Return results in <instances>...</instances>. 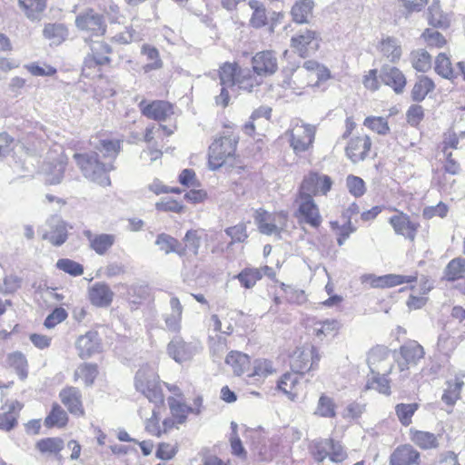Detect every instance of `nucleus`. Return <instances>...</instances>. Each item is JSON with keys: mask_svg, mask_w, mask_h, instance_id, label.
Instances as JSON below:
<instances>
[{"mask_svg": "<svg viewBox=\"0 0 465 465\" xmlns=\"http://www.w3.org/2000/svg\"><path fill=\"white\" fill-rule=\"evenodd\" d=\"M239 136L232 130H225L209 146L208 164L213 171L218 170L235 155Z\"/></svg>", "mask_w": 465, "mask_h": 465, "instance_id": "f257e3e1", "label": "nucleus"}, {"mask_svg": "<svg viewBox=\"0 0 465 465\" xmlns=\"http://www.w3.org/2000/svg\"><path fill=\"white\" fill-rule=\"evenodd\" d=\"M74 158L85 178L103 187L111 185L108 173L114 170L113 163H101L97 153H74Z\"/></svg>", "mask_w": 465, "mask_h": 465, "instance_id": "f03ea898", "label": "nucleus"}, {"mask_svg": "<svg viewBox=\"0 0 465 465\" xmlns=\"http://www.w3.org/2000/svg\"><path fill=\"white\" fill-rule=\"evenodd\" d=\"M135 388L143 393L149 401V403L162 405L163 394L159 384V377L154 369L151 366H143L135 375Z\"/></svg>", "mask_w": 465, "mask_h": 465, "instance_id": "7ed1b4c3", "label": "nucleus"}, {"mask_svg": "<svg viewBox=\"0 0 465 465\" xmlns=\"http://www.w3.org/2000/svg\"><path fill=\"white\" fill-rule=\"evenodd\" d=\"M282 80L281 86L291 94L302 95L307 87L312 86L313 83L309 79L306 69H299L297 66H286L282 71Z\"/></svg>", "mask_w": 465, "mask_h": 465, "instance_id": "20e7f679", "label": "nucleus"}, {"mask_svg": "<svg viewBox=\"0 0 465 465\" xmlns=\"http://www.w3.org/2000/svg\"><path fill=\"white\" fill-rule=\"evenodd\" d=\"M75 25L78 30L89 36H102L107 27L104 15L93 8L81 11L75 17Z\"/></svg>", "mask_w": 465, "mask_h": 465, "instance_id": "39448f33", "label": "nucleus"}, {"mask_svg": "<svg viewBox=\"0 0 465 465\" xmlns=\"http://www.w3.org/2000/svg\"><path fill=\"white\" fill-rule=\"evenodd\" d=\"M331 185V177L312 172L303 177L297 194L312 198L319 194L326 195Z\"/></svg>", "mask_w": 465, "mask_h": 465, "instance_id": "423d86ee", "label": "nucleus"}, {"mask_svg": "<svg viewBox=\"0 0 465 465\" xmlns=\"http://www.w3.org/2000/svg\"><path fill=\"white\" fill-rule=\"evenodd\" d=\"M295 203L298 206L295 217L300 223L309 224L312 228L322 224V217L313 198L296 194Z\"/></svg>", "mask_w": 465, "mask_h": 465, "instance_id": "0eeeda50", "label": "nucleus"}, {"mask_svg": "<svg viewBox=\"0 0 465 465\" xmlns=\"http://www.w3.org/2000/svg\"><path fill=\"white\" fill-rule=\"evenodd\" d=\"M312 455L318 462L329 458L332 462H341L347 458V452L340 441L324 439L313 445Z\"/></svg>", "mask_w": 465, "mask_h": 465, "instance_id": "6e6552de", "label": "nucleus"}, {"mask_svg": "<svg viewBox=\"0 0 465 465\" xmlns=\"http://www.w3.org/2000/svg\"><path fill=\"white\" fill-rule=\"evenodd\" d=\"M290 144L295 153H300L307 151L312 146L315 128L311 124L297 122L292 125L289 131Z\"/></svg>", "mask_w": 465, "mask_h": 465, "instance_id": "1a4fd4ad", "label": "nucleus"}, {"mask_svg": "<svg viewBox=\"0 0 465 465\" xmlns=\"http://www.w3.org/2000/svg\"><path fill=\"white\" fill-rule=\"evenodd\" d=\"M398 366L401 371H405L415 366L424 357L423 347L416 341H409L400 347Z\"/></svg>", "mask_w": 465, "mask_h": 465, "instance_id": "9d476101", "label": "nucleus"}, {"mask_svg": "<svg viewBox=\"0 0 465 465\" xmlns=\"http://www.w3.org/2000/svg\"><path fill=\"white\" fill-rule=\"evenodd\" d=\"M252 67L257 76L272 75L278 70V60L272 51L256 53L252 58Z\"/></svg>", "mask_w": 465, "mask_h": 465, "instance_id": "9b49d317", "label": "nucleus"}, {"mask_svg": "<svg viewBox=\"0 0 465 465\" xmlns=\"http://www.w3.org/2000/svg\"><path fill=\"white\" fill-rule=\"evenodd\" d=\"M89 46L90 54L84 62V74L87 69L110 63L109 54L112 53L111 46L104 41H91ZM86 74H89L86 73Z\"/></svg>", "mask_w": 465, "mask_h": 465, "instance_id": "f8f14e48", "label": "nucleus"}, {"mask_svg": "<svg viewBox=\"0 0 465 465\" xmlns=\"http://www.w3.org/2000/svg\"><path fill=\"white\" fill-rule=\"evenodd\" d=\"M367 363L372 374H389L392 369L389 350L384 346L372 348L368 354Z\"/></svg>", "mask_w": 465, "mask_h": 465, "instance_id": "ddd939ff", "label": "nucleus"}, {"mask_svg": "<svg viewBox=\"0 0 465 465\" xmlns=\"http://www.w3.org/2000/svg\"><path fill=\"white\" fill-rule=\"evenodd\" d=\"M138 106L143 115L158 122L167 120L174 113L172 104L163 100L153 101L149 104L145 100H142Z\"/></svg>", "mask_w": 465, "mask_h": 465, "instance_id": "4468645a", "label": "nucleus"}, {"mask_svg": "<svg viewBox=\"0 0 465 465\" xmlns=\"http://www.w3.org/2000/svg\"><path fill=\"white\" fill-rule=\"evenodd\" d=\"M320 357L313 346L303 348L294 352L292 360V369L300 375L304 374L317 365Z\"/></svg>", "mask_w": 465, "mask_h": 465, "instance_id": "2eb2a0df", "label": "nucleus"}, {"mask_svg": "<svg viewBox=\"0 0 465 465\" xmlns=\"http://www.w3.org/2000/svg\"><path fill=\"white\" fill-rule=\"evenodd\" d=\"M389 223L396 234L401 235L411 242L414 241L419 223L412 222L406 213L400 212L398 214L391 216Z\"/></svg>", "mask_w": 465, "mask_h": 465, "instance_id": "dca6fc26", "label": "nucleus"}, {"mask_svg": "<svg viewBox=\"0 0 465 465\" xmlns=\"http://www.w3.org/2000/svg\"><path fill=\"white\" fill-rule=\"evenodd\" d=\"M371 146V141L368 135L352 137L345 149L347 157L354 163L363 161Z\"/></svg>", "mask_w": 465, "mask_h": 465, "instance_id": "f3484780", "label": "nucleus"}, {"mask_svg": "<svg viewBox=\"0 0 465 465\" xmlns=\"http://www.w3.org/2000/svg\"><path fill=\"white\" fill-rule=\"evenodd\" d=\"M381 80L391 86L396 94H401L406 86V77L397 67L384 65L381 69Z\"/></svg>", "mask_w": 465, "mask_h": 465, "instance_id": "a211bd4d", "label": "nucleus"}, {"mask_svg": "<svg viewBox=\"0 0 465 465\" xmlns=\"http://www.w3.org/2000/svg\"><path fill=\"white\" fill-rule=\"evenodd\" d=\"M420 452L411 445L405 444L397 447L390 456V465L418 464Z\"/></svg>", "mask_w": 465, "mask_h": 465, "instance_id": "6ab92c4d", "label": "nucleus"}, {"mask_svg": "<svg viewBox=\"0 0 465 465\" xmlns=\"http://www.w3.org/2000/svg\"><path fill=\"white\" fill-rule=\"evenodd\" d=\"M91 303L96 307H108L114 296L109 285L104 282H95L88 291Z\"/></svg>", "mask_w": 465, "mask_h": 465, "instance_id": "aec40b11", "label": "nucleus"}, {"mask_svg": "<svg viewBox=\"0 0 465 465\" xmlns=\"http://www.w3.org/2000/svg\"><path fill=\"white\" fill-rule=\"evenodd\" d=\"M78 355L82 359L89 358L100 351V340L96 331H87L76 341Z\"/></svg>", "mask_w": 465, "mask_h": 465, "instance_id": "412c9836", "label": "nucleus"}, {"mask_svg": "<svg viewBox=\"0 0 465 465\" xmlns=\"http://www.w3.org/2000/svg\"><path fill=\"white\" fill-rule=\"evenodd\" d=\"M167 351L170 357L175 361L183 362L193 356L195 349L190 343L185 342L182 338L174 337L169 342Z\"/></svg>", "mask_w": 465, "mask_h": 465, "instance_id": "4be33fe9", "label": "nucleus"}, {"mask_svg": "<svg viewBox=\"0 0 465 465\" xmlns=\"http://www.w3.org/2000/svg\"><path fill=\"white\" fill-rule=\"evenodd\" d=\"M159 405L151 407L141 406L138 413L139 416L144 420L145 430L153 436L160 437L162 435V426L159 423L158 411Z\"/></svg>", "mask_w": 465, "mask_h": 465, "instance_id": "5701e85b", "label": "nucleus"}, {"mask_svg": "<svg viewBox=\"0 0 465 465\" xmlns=\"http://www.w3.org/2000/svg\"><path fill=\"white\" fill-rule=\"evenodd\" d=\"M316 39V32L312 30L301 31L291 39V46L301 57L309 55V49H315L318 45L312 46L313 41Z\"/></svg>", "mask_w": 465, "mask_h": 465, "instance_id": "b1692460", "label": "nucleus"}, {"mask_svg": "<svg viewBox=\"0 0 465 465\" xmlns=\"http://www.w3.org/2000/svg\"><path fill=\"white\" fill-rule=\"evenodd\" d=\"M62 403L68 411L76 416H83L84 411L81 401V393L77 388L68 387L61 391L59 394Z\"/></svg>", "mask_w": 465, "mask_h": 465, "instance_id": "393cba45", "label": "nucleus"}, {"mask_svg": "<svg viewBox=\"0 0 465 465\" xmlns=\"http://www.w3.org/2000/svg\"><path fill=\"white\" fill-rule=\"evenodd\" d=\"M84 235L88 240L90 248L99 255L106 253L115 242V237L113 234H94L90 230H85Z\"/></svg>", "mask_w": 465, "mask_h": 465, "instance_id": "a878e982", "label": "nucleus"}, {"mask_svg": "<svg viewBox=\"0 0 465 465\" xmlns=\"http://www.w3.org/2000/svg\"><path fill=\"white\" fill-rule=\"evenodd\" d=\"M465 371H460L455 374L453 381H447V389L444 391L441 400L449 406H453L460 399V391L464 386Z\"/></svg>", "mask_w": 465, "mask_h": 465, "instance_id": "bb28decb", "label": "nucleus"}, {"mask_svg": "<svg viewBox=\"0 0 465 465\" xmlns=\"http://www.w3.org/2000/svg\"><path fill=\"white\" fill-rule=\"evenodd\" d=\"M66 165L65 158L61 154L54 162H47L43 166L45 181L50 184L59 183L63 177Z\"/></svg>", "mask_w": 465, "mask_h": 465, "instance_id": "cd10ccee", "label": "nucleus"}, {"mask_svg": "<svg viewBox=\"0 0 465 465\" xmlns=\"http://www.w3.org/2000/svg\"><path fill=\"white\" fill-rule=\"evenodd\" d=\"M23 405L17 401H12L3 406L0 413V430H10L16 424V419Z\"/></svg>", "mask_w": 465, "mask_h": 465, "instance_id": "c85d7f7f", "label": "nucleus"}, {"mask_svg": "<svg viewBox=\"0 0 465 465\" xmlns=\"http://www.w3.org/2000/svg\"><path fill=\"white\" fill-rule=\"evenodd\" d=\"M171 312L163 315L166 329L169 331L178 332L181 329L183 306L178 298L170 300Z\"/></svg>", "mask_w": 465, "mask_h": 465, "instance_id": "c756f323", "label": "nucleus"}, {"mask_svg": "<svg viewBox=\"0 0 465 465\" xmlns=\"http://www.w3.org/2000/svg\"><path fill=\"white\" fill-rule=\"evenodd\" d=\"M168 405L170 408V411L172 416L176 420L177 423H183L189 413H194L196 415L200 414L202 410L193 409L186 404H184L181 399H177L174 397L168 398Z\"/></svg>", "mask_w": 465, "mask_h": 465, "instance_id": "7c9ffc66", "label": "nucleus"}, {"mask_svg": "<svg viewBox=\"0 0 465 465\" xmlns=\"http://www.w3.org/2000/svg\"><path fill=\"white\" fill-rule=\"evenodd\" d=\"M379 50L391 63H397L402 54L399 40L391 36H387L381 41Z\"/></svg>", "mask_w": 465, "mask_h": 465, "instance_id": "2f4dec72", "label": "nucleus"}, {"mask_svg": "<svg viewBox=\"0 0 465 465\" xmlns=\"http://www.w3.org/2000/svg\"><path fill=\"white\" fill-rule=\"evenodd\" d=\"M434 71L444 79L454 81L459 77V72L453 69L450 57L445 53H440L434 62Z\"/></svg>", "mask_w": 465, "mask_h": 465, "instance_id": "473e14b6", "label": "nucleus"}, {"mask_svg": "<svg viewBox=\"0 0 465 465\" xmlns=\"http://www.w3.org/2000/svg\"><path fill=\"white\" fill-rule=\"evenodd\" d=\"M300 374L297 372L285 373L278 382V389L286 394L292 401L295 400L299 393Z\"/></svg>", "mask_w": 465, "mask_h": 465, "instance_id": "72a5a7b5", "label": "nucleus"}, {"mask_svg": "<svg viewBox=\"0 0 465 465\" xmlns=\"http://www.w3.org/2000/svg\"><path fill=\"white\" fill-rule=\"evenodd\" d=\"M51 231L44 234L43 238L49 241L55 246H60L67 239L66 224L60 219H53L51 222Z\"/></svg>", "mask_w": 465, "mask_h": 465, "instance_id": "f704fd0d", "label": "nucleus"}, {"mask_svg": "<svg viewBox=\"0 0 465 465\" xmlns=\"http://www.w3.org/2000/svg\"><path fill=\"white\" fill-rule=\"evenodd\" d=\"M435 89V84L427 75H420L417 78L411 90V99L415 102H421L425 97Z\"/></svg>", "mask_w": 465, "mask_h": 465, "instance_id": "c9c22d12", "label": "nucleus"}, {"mask_svg": "<svg viewBox=\"0 0 465 465\" xmlns=\"http://www.w3.org/2000/svg\"><path fill=\"white\" fill-rule=\"evenodd\" d=\"M238 72L239 67L236 63H224L219 70L220 84L229 86L232 91H235Z\"/></svg>", "mask_w": 465, "mask_h": 465, "instance_id": "e433bc0d", "label": "nucleus"}, {"mask_svg": "<svg viewBox=\"0 0 465 465\" xmlns=\"http://www.w3.org/2000/svg\"><path fill=\"white\" fill-rule=\"evenodd\" d=\"M227 365H230L235 375H242L250 366L248 355L237 351H232L225 359Z\"/></svg>", "mask_w": 465, "mask_h": 465, "instance_id": "4c0bfd02", "label": "nucleus"}, {"mask_svg": "<svg viewBox=\"0 0 465 465\" xmlns=\"http://www.w3.org/2000/svg\"><path fill=\"white\" fill-rule=\"evenodd\" d=\"M340 329V322L334 319L315 322L312 333L321 341L328 336H333Z\"/></svg>", "mask_w": 465, "mask_h": 465, "instance_id": "58836bf2", "label": "nucleus"}, {"mask_svg": "<svg viewBox=\"0 0 465 465\" xmlns=\"http://www.w3.org/2000/svg\"><path fill=\"white\" fill-rule=\"evenodd\" d=\"M155 244L166 254L175 252L180 256L185 255V248H182V244L175 238L166 233H160L156 238Z\"/></svg>", "mask_w": 465, "mask_h": 465, "instance_id": "ea45409f", "label": "nucleus"}, {"mask_svg": "<svg viewBox=\"0 0 465 465\" xmlns=\"http://www.w3.org/2000/svg\"><path fill=\"white\" fill-rule=\"evenodd\" d=\"M286 221L287 215L283 213L276 214L272 222H267L263 219H261L259 221L260 232L267 235H280L282 227L285 226Z\"/></svg>", "mask_w": 465, "mask_h": 465, "instance_id": "a19ab883", "label": "nucleus"}, {"mask_svg": "<svg viewBox=\"0 0 465 465\" xmlns=\"http://www.w3.org/2000/svg\"><path fill=\"white\" fill-rule=\"evenodd\" d=\"M314 7L312 0H299L292 8V15L294 22L297 24H305L308 22L309 15H312Z\"/></svg>", "mask_w": 465, "mask_h": 465, "instance_id": "79ce46f5", "label": "nucleus"}, {"mask_svg": "<svg viewBox=\"0 0 465 465\" xmlns=\"http://www.w3.org/2000/svg\"><path fill=\"white\" fill-rule=\"evenodd\" d=\"M465 275V258L458 257L449 262L445 270L444 277L448 282H454L462 279Z\"/></svg>", "mask_w": 465, "mask_h": 465, "instance_id": "37998d69", "label": "nucleus"}, {"mask_svg": "<svg viewBox=\"0 0 465 465\" xmlns=\"http://www.w3.org/2000/svg\"><path fill=\"white\" fill-rule=\"evenodd\" d=\"M411 440L423 450L435 449L439 446L438 436L429 431H413L411 433Z\"/></svg>", "mask_w": 465, "mask_h": 465, "instance_id": "c03bdc74", "label": "nucleus"}, {"mask_svg": "<svg viewBox=\"0 0 465 465\" xmlns=\"http://www.w3.org/2000/svg\"><path fill=\"white\" fill-rule=\"evenodd\" d=\"M428 21L430 25L435 27L449 26L450 19L448 15L441 11L438 0H434L428 9Z\"/></svg>", "mask_w": 465, "mask_h": 465, "instance_id": "a18cd8bd", "label": "nucleus"}, {"mask_svg": "<svg viewBox=\"0 0 465 465\" xmlns=\"http://www.w3.org/2000/svg\"><path fill=\"white\" fill-rule=\"evenodd\" d=\"M336 403L334 400L325 394H322L318 400L314 415L322 418L336 417Z\"/></svg>", "mask_w": 465, "mask_h": 465, "instance_id": "49530a36", "label": "nucleus"}, {"mask_svg": "<svg viewBox=\"0 0 465 465\" xmlns=\"http://www.w3.org/2000/svg\"><path fill=\"white\" fill-rule=\"evenodd\" d=\"M412 67L418 72L425 73L431 68V56L424 49L414 50L411 53Z\"/></svg>", "mask_w": 465, "mask_h": 465, "instance_id": "de8ad7c7", "label": "nucleus"}, {"mask_svg": "<svg viewBox=\"0 0 465 465\" xmlns=\"http://www.w3.org/2000/svg\"><path fill=\"white\" fill-rule=\"evenodd\" d=\"M98 374L97 366L92 363H83L74 371V381L82 380L86 386L93 385Z\"/></svg>", "mask_w": 465, "mask_h": 465, "instance_id": "09e8293b", "label": "nucleus"}, {"mask_svg": "<svg viewBox=\"0 0 465 465\" xmlns=\"http://www.w3.org/2000/svg\"><path fill=\"white\" fill-rule=\"evenodd\" d=\"M141 53L146 56V59L149 61L143 67L145 72L162 68L163 62L160 58L159 51L154 46L143 45Z\"/></svg>", "mask_w": 465, "mask_h": 465, "instance_id": "8fccbe9b", "label": "nucleus"}, {"mask_svg": "<svg viewBox=\"0 0 465 465\" xmlns=\"http://www.w3.org/2000/svg\"><path fill=\"white\" fill-rule=\"evenodd\" d=\"M234 278L240 282L242 287L251 289L262 279V271L257 268L247 267L235 275Z\"/></svg>", "mask_w": 465, "mask_h": 465, "instance_id": "3c124183", "label": "nucleus"}, {"mask_svg": "<svg viewBox=\"0 0 465 465\" xmlns=\"http://www.w3.org/2000/svg\"><path fill=\"white\" fill-rule=\"evenodd\" d=\"M18 2L26 16L31 20L38 19L39 15L46 7V0H19Z\"/></svg>", "mask_w": 465, "mask_h": 465, "instance_id": "603ef678", "label": "nucleus"}, {"mask_svg": "<svg viewBox=\"0 0 465 465\" xmlns=\"http://www.w3.org/2000/svg\"><path fill=\"white\" fill-rule=\"evenodd\" d=\"M122 141L115 140H101L100 145L97 146V149L103 154V157L105 159H109L110 163H113L121 150Z\"/></svg>", "mask_w": 465, "mask_h": 465, "instance_id": "864d4df0", "label": "nucleus"}, {"mask_svg": "<svg viewBox=\"0 0 465 465\" xmlns=\"http://www.w3.org/2000/svg\"><path fill=\"white\" fill-rule=\"evenodd\" d=\"M68 417L66 412L57 403L53 405L52 411L45 420V424L47 427H59L62 428L67 423Z\"/></svg>", "mask_w": 465, "mask_h": 465, "instance_id": "5fc2aeb1", "label": "nucleus"}, {"mask_svg": "<svg viewBox=\"0 0 465 465\" xmlns=\"http://www.w3.org/2000/svg\"><path fill=\"white\" fill-rule=\"evenodd\" d=\"M260 84V81L258 80L257 76L253 75L250 69H240L237 74V81L236 85L240 89L246 90V91H252L254 86H257Z\"/></svg>", "mask_w": 465, "mask_h": 465, "instance_id": "6e6d98bb", "label": "nucleus"}, {"mask_svg": "<svg viewBox=\"0 0 465 465\" xmlns=\"http://www.w3.org/2000/svg\"><path fill=\"white\" fill-rule=\"evenodd\" d=\"M417 403H399L395 406V412L403 426H409L411 423V418L418 410Z\"/></svg>", "mask_w": 465, "mask_h": 465, "instance_id": "4d7b16f0", "label": "nucleus"}, {"mask_svg": "<svg viewBox=\"0 0 465 465\" xmlns=\"http://www.w3.org/2000/svg\"><path fill=\"white\" fill-rule=\"evenodd\" d=\"M250 7L253 10L251 24L256 28H260L266 25L267 15L264 6L258 1L252 0L249 2Z\"/></svg>", "mask_w": 465, "mask_h": 465, "instance_id": "13d9d810", "label": "nucleus"}, {"mask_svg": "<svg viewBox=\"0 0 465 465\" xmlns=\"http://www.w3.org/2000/svg\"><path fill=\"white\" fill-rule=\"evenodd\" d=\"M42 453L56 454L64 448V441L60 438H46L36 444Z\"/></svg>", "mask_w": 465, "mask_h": 465, "instance_id": "bf43d9fd", "label": "nucleus"}, {"mask_svg": "<svg viewBox=\"0 0 465 465\" xmlns=\"http://www.w3.org/2000/svg\"><path fill=\"white\" fill-rule=\"evenodd\" d=\"M346 187L349 193L356 198L362 196L366 192L365 182L361 177L353 174L347 176Z\"/></svg>", "mask_w": 465, "mask_h": 465, "instance_id": "052dcab7", "label": "nucleus"}, {"mask_svg": "<svg viewBox=\"0 0 465 465\" xmlns=\"http://www.w3.org/2000/svg\"><path fill=\"white\" fill-rule=\"evenodd\" d=\"M363 124L379 134H386L390 131L388 122L380 116H369L365 118Z\"/></svg>", "mask_w": 465, "mask_h": 465, "instance_id": "680f3d73", "label": "nucleus"}, {"mask_svg": "<svg viewBox=\"0 0 465 465\" xmlns=\"http://www.w3.org/2000/svg\"><path fill=\"white\" fill-rule=\"evenodd\" d=\"M274 372L272 361L265 359H259L253 362V371L249 376L266 378Z\"/></svg>", "mask_w": 465, "mask_h": 465, "instance_id": "e2e57ef3", "label": "nucleus"}, {"mask_svg": "<svg viewBox=\"0 0 465 465\" xmlns=\"http://www.w3.org/2000/svg\"><path fill=\"white\" fill-rule=\"evenodd\" d=\"M45 38L53 40L54 43H60L66 35V30L63 25L48 24L44 28Z\"/></svg>", "mask_w": 465, "mask_h": 465, "instance_id": "0e129e2a", "label": "nucleus"}, {"mask_svg": "<svg viewBox=\"0 0 465 465\" xmlns=\"http://www.w3.org/2000/svg\"><path fill=\"white\" fill-rule=\"evenodd\" d=\"M56 267L72 276H80L84 273L83 266L70 259H59L56 262Z\"/></svg>", "mask_w": 465, "mask_h": 465, "instance_id": "69168bd1", "label": "nucleus"}, {"mask_svg": "<svg viewBox=\"0 0 465 465\" xmlns=\"http://www.w3.org/2000/svg\"><path fill=\"white\" fill-rule=\"evenodd\" d=\"M417 280L416 275L387 274L383 275L382 288L394 287L402 283L413 282Z\"/></svg>", "mask_w": 465, "mask_h": 465, "instance_id": "338daca9", "label": "nucleus"}, {"mask_svg": "<svg viewBox=\"0 0 465 465\" xmlns=\"http://www.w3.org/2000/svg\"><path fill=\"white\" fill-rule=\"evenodd\" d=\"M183 241L185 245L182 246V248H185V252L189 251L193 255H197L201 245V238L197 234V232L188 231L183 238Z\"/></svg>", "mask_w": 465, "mask_h": 465, "instance_id": "774afa93", "label": "nucleus"}]
</instances>
